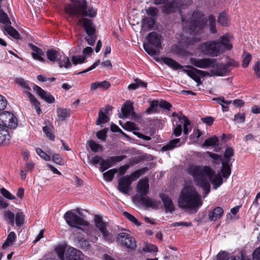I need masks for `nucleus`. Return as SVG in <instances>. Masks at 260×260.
Listing matches in <instances>:
<instances>
[{"mask_svg": "<svg viewBox=\"0 0 260 260\" xmlns=\"http://www.w3.org/2000/svg\"><path fill=\"white\" fill-rule=\"evenodd\" d=\"M28 46L32 51L31 55L33 58L42 62H45L46 60L42 57V56L44 55V52L41 48L32 44L29 43Z\"/></svg>", "mask_w": 260, "mask_h": 260, "instance_id": "obj_20", "label": "nucleus"}, {"mask_svg": "<svg viewBox=\"0 0 260 260\" xmlns=\"http://www.w3.org/2000/svg\"><path fill=\"white\" fill-rule=\"evenodd\" d=\"M125 158L126 156L124 155L110 156L108 157L109 161H110V162L112 164V166L116 162H120L123 160L124 159H125Z\"/></svg>", "mask_w": 260, "mask_h": 260, "instance_id": "obj_60", "label": "nucleus"}, {"mask_svg": "<svg viewBox=\"0 0 260 260\" xmlns=\"http://www.w3.org/2000/svg\"><path fill=\"white\" fill-rule=\"evenodd\" d=\"M85 56L83 55H73L72 57V61L74 65L81 64L85 62Z\"/></svg>", "mask_w": 260, "mask_h": 260, "instance_id": "obj_54", "label": "nucleus"}, {"mask_svg": "<svg viewBox=\"0 0 260 260\" xmlns=\"http://www.w3.org/2000/svg\"><path fill=\"white\" fill-rule=\"evenodd\" d=\"M71 110L70 109L58 108L57 115L59 120L64 121L67 117H70Z\"/></svg>", "mask_w": 260, "mask_h": 260, "instance_id": "obj_28", "label": "nucleus"}, {"mask_svg": "<svg viewBox=\"0 0 260 260\" xmlns=\"http://www.w3.org/2000/svg\"><path fill=\"white\" fill-rule=\"evenodd\" d=\"M16 238V235L14 232H10L4 243L3 244L2 247L3 249L6 248L8 246L11 245L13 244V242L15 241Z\"/></svg>", "mask_w": 260, "mask_h": 260, "instance_id": "obj_37", "label": "nucleus"}, {"mask_svg": "<svg viewBox=\"0 0 260 260\" xmlns=\"http://www.w3.org/2000/svg\"><path fill=\"white\" fill-rule=\"evenodd\" d=\"M208 177L202 179L195 184L202 188L204 192V197H205L210 191V185L207 181Z\"/></svg>", "mask_w": 260, "mask_h": 260, "instance_id": "obj_24", "label": "nucleus"}, {"mask_svg": "<svg viewBox=\"0 0 260 260\" xmlns=\"http://www.w3.org/2000/svg\"><path fill=\"white\" fill-rule=\"evenodd\" d=\"M88 145L91 150L94 152H98L99 149H102L103 148L102 145L92 140L89 141Z\"/></svg>", "mask_w": 260, "mask_h": 260, "instance_id": "obj_58", "label": "nucleus"}, {"mask_svg": "<svg viewBox=\"0 0 260 260\" xmlns=\"http://www.w3.org/2000/svg\"><path fill=\"white\" fill-rule=\"evenodd\" d=\"M223 214V210L220 207H217L208 214L209 219L211 221H215L220 218Z\"/></svg>", "mask_w": 260, "mask_h": 260, "instance_id": "obj_23", "label": "nucleus"}, {"mask_svg": "<svg viewBox=\"0 0 260 260\" xmlns=\"http://www.w3.org/2000/svg\"><path fill=\"white\" fill-rule=\"evenodd\" d=\"M63 217L67 223L71 227L81 229L79 226H87L88 222L82 217H79L72 211H68L64 214Z\"/></svg>", "mask_w": 260, "mask_h": 260, "instance_id": "obj_8", "label": "nucleus"}, {"mask_svg": "<svg viewBox=\"0 0 260 260\" xmlns=\"http://www.w3.org/2000/svg\"><path fill=\"white\" fill-rule=\"evenodd\" d=\"M118 184V190L123 193H127L131 189L132 184L129 175L124 176L120 178Z\"/></svg>", "mask_w": 260, "mask_h": 260, "instance_id": "obj_15", "label": "nucleus"}, {"mask_svg": "<svg viewBox=\"0 0 260 260\" xmlns=\"http://www.w3.org/2000/svg\"><path fill=\"white\" fill-rule=\"evenodd\" d=\"M4 219L11 226H14L15 223V214L10 210L6 211L3 214Z\"/></svg>", "mask_w": 260, "mask_h": 260, "instance_id": "obj_32", "label": "nucleus"}, {"mask_svg": "<svg viewBox=\"0 0 260 260\" xmlns=\"http://www.w3.org/2000/svg\"><path fill=\"white\" fill-rule=\"evenodd\" d=\"M218 142V137L215 136L206 139L204 143V146L207 147L218 146L219 145Z\"/></svg>", "mask_w": 260, "mask_h": 260, "instance_id": "obj_43", "label": "nucleus"}, {"mask_svg": "<svg viewBox=\"0 0 260 260\" xmlns=\"http://www.w3.org/2000/svg\"><path fill=\"white\" fill-rule=\"evenodd\" d=\"M48 59L52 62L56 61L58 58V52L53 49H49L46 52Z\"/></svg>", "mask_w": 260, "mask_h": 260, "instance_id": "obj_38", "label": "nucleus"}, {"mask_svg": "<svg viewBox=\"0 0 260 260\" xmlns=\"http://www.w3.org/2000/svg\"><path fill=\"white\" fill-rule=\"evenodd\" d=\"M77 244L78 246L82 249H88L90 247L89 241L83 238H78Z\"/></svg>", "mask_w": 260, "mask_h": 260, "instance_id": "obj_46", "label": "nucleus"}, {"mask_svg": "<svg viewBox=\"0 0 260 260\" xmlns=\"http://www.w3.org/2000/svg\"><path fill=\"white\" fill-rule=\"evenodd\" d=\"M220 39L221 40H216V42L220 54L225 50H231L232 49L233 45L226 36H221Z\"/></svg>", "mask_w": 260, "mask_h": 260, "instance_id": "obj_19", "label": "nucleus"}, {"mask_svg": "<svg viewBox=\"0 0 260 260\" xmlns=\"http://www.w3.org/2000/svg\"><path fill=\"white\" fill-rule=\"evenodd\" d=\"M116 169H112L103 173L104 179L107 181H111L114 178V175L117 173Z\"/></svg>", "mask_w": 260, "mask_h": 260, "instance_id": "obj_47", "label": "nucleus"}, {"mask_svg": "<svg viewBox=\"0 0 260 260\" xmlns=\"http://www.w3.org/2000/svg\"><path fill=\"white\" fill-rule=\"evenodd\" d=\"M238 258L235 255L230 256L229 253L225 251H221L217 255V260H238Z\"/></svg>", "mask_w": 260, "mask_h": 260, "instance_id": "obj_36", "label": "nucleus"}, {"mask_svg": "<svg viewBox=\"0 0 260 260\" xmlns=\"http://www.w3.org/2000/svg\"><path fill=\"white\" fill-rule=\"evenodd\" d=\"M83 257L84 255L80 250L73 247H70L66 252L64 260H83Z\"/></svg>", "mask_w": 260, "mask_h": 260, "instance_id": "obj_17", "label": "nucleus"}, {"mask_svg": "<svg viewBox=\"0 0 260 260\" xmlns=\"http://www.w3.org/2000/svg\"><path fill=\"white\" fill-rule=\"evenodd\" d=\"M109 118L101 110L99 112L98 118L96 121V125H101L108 122Z\"/></svg>", "mask_w": 260, "mask_h": 260, "instance_id": "obj_45", "label": "nucleus"}, {"mask_svg": "<svg viewBox=\"0 0 260 260\" xmlns=\"http://www.w3.org/2000/svg\"><path fill=\"white\" fill-rule=\"evenodd\" d=\"M137 191L140 193V200L143 205L154 209H158L159 205L160 204V201H153L146 196L149 191L148 179L147 178L139 180L137 187Z\"/></svg>", "mask_w": 260, "mask_h": 260, "instance_id": "obj_3", "label": "nucleus"}, {"mask_svg": "<svg viewBox=\"0 0 260 260\" xmlns=\"http://www.w3.org/2000/svg\"><path fill=\"white\" fill-rule=\"evenodd\" d=\"M177 8L175 3L171 2L163 6L162 10L164 13L169 14L175 12Z\"/></svg>", "mask_w": 260, "mask_h": 260, "instance_id": "obj_35", "label": "nucleus"}, {"mask_svg": "<svg viewBox=\"0 0 260 260\" xmlns=\"http://www.w3.org/2000/svg\"><path fill=\"white\" fill-rule=\"evenodd\" d=\"M31 104L35 107V108L38 114H40L41 112V109L40 107V103L38 101L32 94H30L28 97Z\"/></svg>", "mask_w": 260, "mask_h": 260, "instance_id": "obj_48", "label": "nucleus"}, {"mask_svg": "<svg viewBox=\"0 0 260 260\" xmlns=\"http://www.w3.org/2000/svg\"><path fill=\"white\" fill-rule=\"evenodd\" d=\"M143 250L144 252H154L157 251L158 248L155 245L149 243L145 245V246L143 248Z\"/></svg>", "mask_w": 260, "mask_h": 260, "instance_id": "obj_57", "label": "nucleus"}, {"mask_svg": "<svg viewBox=\"0 0 260 260\" xmlns=\"http://www.w3.org/2000/svg\"><path fill=\"white\" fill-rule=\"evenodd\" d=\"M134 107L132 103H125L124 106L121 108V111L123 116L121 117L120 115L119 118H123L124 117L127 116L130 114L131 112L133 110Z\"/></svg>", "mask_w": 260, "mask_h": 260, "instance_id": "obj_34", "label": "nucleus"}, {"mask_svg": "<svg viewBox=\"0 0 260 260\" xmlns=\"http://www.w3.org/2000/svg\"><path fill=\"white\" fill-rule=\"evenodd\" d=\"M202 53L211 57H217L220 53L216 41H209L202 43L200 45Z\"/></svg>", "mask_w": 260, "mask_h": 260, "instance_id": "obj_9", "label": "nucleus"}, {"mask_svg": "<svg viewBox=\"0 0 260 260\" xmlns=\"http://www.w3.org/2000/svg\"><path fill=\"white\" fill-rule=\"evenodd\" d=\"M229 18L225 12H222L219 14L217 19L219 24L223 26H226L229 24Z\"/></svg>", "mask_w": 260, "mask_h": 260, "instance_id": "obj_41", "label": "nucleus"}, {"mask_svg": "<svg viewBox=\"0 0 260 260\" xmlns=\"http://www.w3.org/2000/svg\"><path fill=\"white\" fill-rule=\"evenodd\" d=\"M87 7L85 3L77 5L68 4L65 7V11L73 17L78 18L80 16H95L96 12L94 10L89 8L87 11Z\"/></svg>", "mask_w": 260, "mask_h": 260, "instance_id": "obj_6", "label": "nucleus"}, {"mask_svg": "<svg viewBox=\"0 0 260 260\" xmlns=\"http://www.w3.org/2000/svg\"><path fill=\"white\" fill-rule=\"evenodd\" d=\"M187 68L190 70H183V71L187 74V75L193 79L198 85L202 83L200 76L205 77L209 76V73L207 71L199 70L191 66H187Z\"/></svg>", "mask_w": 260, "mask_h": 260, "instance_id": "obj_12", "label": "nucleus"}, {"mask_svg": "<svg viewBox=\"0 0 260 260\" xmlns=\"http://www.w3.org/2000/svg\"><path fill=\"white\" fill-rule=\"evenodd\" d=\"M0 144H6L7 141L10 140V135L7 131L0 130Z\"/></svg>", "mask_w": 260, "mask_h": 260, "instance_id": "obj_51", "label": "nucleus"}, {"mask_svg": "<svg viewBox=\"0 0 260 260\" xmlns=\"http://www.w3.org/2000/svg\"><path fill=\"white\" fill-rule=\"evenodd\" d=\"M159 197L164 204L166 212H173L175 210V207L172 200L164 193H160Z\"/></svg>", "mask_w": 260, "mask_h": 260, "instance_id": "obj_21", "label": "nucleus"}, {"mask_svg": "<svg viewBox=\"0 0 260 260\" xmlns=\"http://www.w3.org/2000/svg\"><path fill=\"white\" fill-rule=\"evenodd\" d=\"M55 252L58 257L61 260H64L66 256L65 248L62 246H58L55 248Z\"/></svg>", "mask_w": 260, "mask_h": 260, "instance_id": "obj_53", "label": "nucleus"}, {"mask_svg": "<svg viewBox=\"0 0 260 260\" xmlns=\"http://www.w3.org/2000/svg\"><path fill=\"white\" fill-rule=\"evenodd\" d=\"M16 82L23 88V92L25 93L28 97H29L30 94H32L30 91V87L28 85V81L24 80L23 78H16Z\"/></svg>", "mask_w": 260, "mask_h": 260, "instance_id": "obj_25", "label": "nucleus"}, {"mask_svg": "<svg viewBox=\"0 0 260 260\" xmlns=\"http://www.w3.org/2000/svg\"><path fill=\"white\" fill-rule=\"evenodd\" d=\"M203 202L197 190L191 186H186L181 190L178 198V207L182 209H189L197 212Z\"/></svg>", "mask_w": 260, "mask_h": 260, "instance_id": "obj_2", "label": "nucleus"}, {"mask_svg": "<svg viewBox=\"0 0 260 260\" xmlns=\"http://www.w3.org/2000/svg\"><path fill=\"white\" fill-rule=\"evenodd\" d=\"M33 89L36 92L37 94L46 103L52 104L54 103L55 99L50 94L41 88L40 86L37 85H34Z\"/></svg>", "mask_w": 260, "mask_h": 260, "instance_id": "obj_18", "label": "nucleus"}, {"mask_svg": "<svg viewBox=\"0 0 260 260\" xmlns=\"http://www.w3.org/2000/svg\"><path fill=\"white\" fill-rule=\"evenodd\" d=\"M159 105L157 100H153L151 102L149 107L146 110V113L148 114L158 112V106Z\"/></svg>", "mask_w": 260, "mask_h": 260, "instance_id": "obj_42", "label": "nucleus"}, {"mask_svg": "<svg viewBox=\"0 0 260 260\" xmlns=\"http://www.w3.org/2000/svg\"><path fill=\"white\" fill-rule=\"evenodd\" d=\"M173 134L176 137H179L181 135L182 132V126L181 125V123L178 122H176V124H175L174 123H173Z\"/></svg>", "mask_w": 260, "mask_h": 260, "instance_id": "obj_52", "label": "nucleus"}, {"mask_svg": "<svg viewBox=\"0 0 260 260\" xmlns=\"http://www.w3.org/2000/svg\"><path fill=\"white\" fill-rule=\"evenodd\" d=\"M178 122L181 123L183 125V133L187 135L189 132L188 126L190 125V123L188 119L184 115L178 117Z\"/></svg>", "mask_w": 260, "mask_h": 260, "instance_id": "obj_31", "label": "nucleus"}, {"mask_svg": "<svg viewBox=\"0 0 260 260\" xmlns=\"http://www.w3.org/2000/svg\"><path fill=\"white\" fill-rule=\"evenodd\" d=\"M211 69L210 70L209 76H224L228 75L231 69L227 68V66L222 62H216L212 64Z\"/></svg>", "mask_w": 260, "mask_h": 260, "instance_id": "obj_13", "label": "nucleus"}, {"mask_svg": "<svg viewBox=\"0 0 260 260\" xmlns=\"http://www.w3.org/2000/svg\"><path fill=\"white\" fill-rule=\"evenodd\" d=\"M216 61V59L209 58H191L190 59L191 63L194 66L201 69H207L211 68L212 64L215 63Z\"/></svg>", "mask_w": 260, "mask_h": 260, "instance_id": "obj_14", "label": "nucleus"}, {"mask_svg": "<svg viewBox=\"0 0 260 260\" xmlns=\"http://www.w3.org/2000/svg\"><path fill=\"white\" fill-rule=\"evenodd\" d=\"M58 66L60 68L64 67L68 69L72 66V64L68 57L66 56H60L58 57L57 60Z\"/></svg>", "mask_w": 260, "mask_h": 260, "instance_id": "obj_29", "label": "nucleus"}, {"mask_svg": "<svg viewBox=\"0 0 260 260\" xmlns=\"http://www.w3.org/2000/svg\"><path fill=\"white\" fill-rule=\"evenodd\" d=\"M123 215L128 220H129L130 221H131L134 224H136L137 226H140L141 225V222L139 221L137 218L130 214L129 213L124 211L123 213Z\"/></svg>", "mask_w": 260, "mask_h": 260, "instance_id": "obj_50", "label": "nucleus"}, {"mask_svg": "<svg viewBox=\"0 0 260 260\" xmlns=\"http://www.w3.org/2000/svg\"><path fill=\"white\" fill-rule=\"evenodd\" d=\"M208 156L212 159V162L215 165H219L222 163L223 158L222 156L216 153H212L211 152H208Z\"/></svg>", "mask_w": 260, "mask_h": 260, "instance_id": "obj_40", "label": "nucleus"}, {"mask_svg": "<svg viewBox=\"0 0 260 260\" xmlns=\"http://www.w3.org/2000/svg\"><path fill=\"white\" fill-rule=\"evenodd\" d=\"M116 241L121 247L127 249L128 251H134L137 248L135 239L126 233L118 234Z\"/></svg>", "mask_w": 260, "mask_h": 260, "instance_id": "obj_7", "label": "nucleus"}, {"mask_svg": "<svg viewBox=\"0 0 260 260\" xmlns=\"http://www.w3.org/2000/svg\"><path fill=\"white\" fill-rule=\"evenodd\" d=\"M25 215L23 213L19 211L16 213L15 222L17 227L21 226L24 223Z\"/></svg>", "mask_w": 260, "mask_h": 260, "instance_id": "obj_39", "label": "nucleus"}, {"mask_svg": "<svg viewBox=\"0 0 260 260\" xmlns=\"http://www.w3.org/2000/svg\"><path fill=\"white\" fill-rule=\"evenodd\" d=\"M0 23L5 24V26L11 24L8 15L1 9H0Z\"/></svg>", "mask_w": 260, "mask_h": 260, "instance_id": "obj_49", "label": "nucleus"}, {"mask_svg": "<svg viewBox=\"0 0 260 260\" xmlns=\"http://www.w3.org/2000/svg\"><path fill=\"white\" fill-rule=\"evenodd\" d=\"M52 160L54 163L60 165H63V159L60 156L58 153H55L52 156Z\"/></svg>", "mask_w": 260, "mask_h": 260, "instance_id": "obj_62", "label": "nucleus"}, {"mask_svg": "<svg viewBox=\"0 0 260 260\" xmlns=\"http://www.w3.org/2000/svg\"><path fill=\"white\" fill-rule=\"evenodd\" d=\"M162 60L166 64L175 70L182 69L183 68L182 65L171 58L164 57L162 58Z\"/></svg>", "mask_w": 260, "mask_h": 260, "instance_id": "obj_26", "label": "nucleus"}, {"mask_svg": "<svg viewBox=\"0 0 260 260\" xmlns=\"http://www.w3.org/2000/svg\"><path fill=\"white\" fill-rule=\"evenodd\" d=\"M146 12L147 15L155 17L157 15L158 11L156 8L150 7L146 10Z\"/></svg>", "mask_w": 260, "mask_h": 260, "instance_id": "obj_64", "label": "nucleus"}, {"mask_svg": "<svg viewBox=\"0 0 260 260\" xmlns=\"http://www.w3.org/2000/svg\"><path fill=\"white\" fill-rule=\"evenodd\" d=\"M146 38L147 43L143 44L145 51L150 55L158 54L160 49L162 48V36L156 31H152L149 33Z\"/></svg>", "mask_w": 260, "mask_h": 260, "instance_id": "obj_4", "label": "nucleus"}, {"mask_svg": "<svg viewBox=\"0 0 260 260\" xmlns=\"http://www.w3.org/2000/svg\"><path fill=\"white\" fill-rule=\"evenodd\" d=\"M37 153L43 159L46 161H49L51 160V156L47 154L46 152L43 151L40 148H37L36 149Z\"/></svg>", "mask_w": 260, "mask_h": 260, "instance_id": "obj_59", "label": "nucleus"}, {"mask_svg": "<svg viewBox=\"0 0 260 260\" xmlns=\"http://www.w3.org/2000/svg\"><path fill=\"white\" fill-rule=\"evenodd\" d=\"M187 173L192 176L194 183L209 177L210 179L214 175V171L209 166L190 165L187 168Z\"/></svg>", "mask_w": 260, "mask_h": 260, "instance_id": "obj_5", "label": "nucleus"}, {"mask_svg": "<svg viewBox=\"0 0 260 260\" xmlns=\"http://www.w3.org/2000/svg\"><path fill=\"white\" fill-rule=\"evenodd\" d=\"M94 220L95 226L102 234L103 239L109 243L113 242L114 241L113 235L107 230V223L103 221L102 217L96 215Z\"/></svg>", "mask_w": 260, "mask_h": 260, "instance_id": "obj_10", "label": "nucleus"}, {"mask_svg": "<svg viewBox=\"0 0 260 260\" xmlns=\"http://www.w3.org/2000/svg\"><path fill=\"white\" fill-rule=\"evenodd\" d=\"M0 193L3 197L7 199L13 200L16 199L14 196L11 194L9 190L4 187H2L0 189Z\"/></svg>", "mask_w": 260, "mask_h": 260, "instance_id": "obj_55", "label": "nucleus"}, {"mask_svg": "<svg viewBox=\"0 0 260 260\" xmlns=\"http://www.w3.org/2000/svg\"><path fill=\"white\" fill-rule=\"evenodd\" d=\"M232 163L229 161H222L220 172L222 177L228 178L231 174Z\"/></svg>", "mask_w": 260, "mask_h": 260, "instance_id": "obj_22", "label": "nucleus"}, {"mask_svg": "<svg viewBox=\"0 0 260 260\" xmlns=\"http://www.w3.org/2000/svg\"><path fill=\"white\" fill-rule=\"evenodd\" d=\"M155 23V20L153 18L144 17L142 21V27L144 30H150L153 29Z\"/></svg>", "mask_w": 260, "mask_h": 260, "instance_id": "obj_27", "label": "nucleus"}, {"mask_svg": "<svg viewBox=\"0 0 260 260\" xmlns=\"http://www.w3.org/2000/svg\"><path fill=\"white\" fill-rule=\"evenodd\" d=\"M78 23L82 25L87 36H92L95 33V28L91 19L88 18H81L79 19Z\"/></svg>", "mask_w": 260, "mask_h": 260, "instance_id": "obj_16", "label": "nucleus"}, {"mask_svg": "<svg viewBox=\"0 0 260 260\" xmlns=\"http://www.w3.org/2000/svg\"><path fill=\"white\" fill-rule=\"evenodd\" d=\"M43 131L44 134L46 135V137L48 138L50 140L52 141H54L55 139V136L54 134L51 132V128L50 127L48 126H45L43 127Z\"/></svg>", "mask_w": 260, "mask_h": 260, "instance_id": "obj_61", "label": "nucleus"}, {"mask_svg": "<svg viewBox=\"0 0 260 260\" xmlns=\"http://www.w3.org/2000/svg\"><path fill=\"white\" fill-rule=\"evenodd\" d=\"M208 20L210 32L212 34H216L217 29L215 17L213 15H210L208 17V19H207L203 13L198 11L193 12L191 18L187 21V28L190 34L196 35L203 33Z\"/></svg>", "mask_w": 260, "mask_h": 260, "instance_id": "obj_1", "label": "nucleus"}, {"mask_svg": "<svg viewBox=\"0 0 260 260\" xmlns=\"http://www.w3.org/2000/svg\"><path fill=\"white\" fill-rule=\"evenodd\" d=\"M234 155V150L232 147H228L226 148L224 153L223 156V161H231V158Z\"/></svg>", "mask_w": 260, "mask_h": 260, "instance_id": "obj_44", "label": "nucleus"}, {"mask_svg": "<svg viewBox=\"0 0 260 260\" xmlns=\"http://www.w3.org/2000/svg\"><path fill=\"white\" fill-rule=\"evenodd\" d=\"M5 29L8 34L14 39L16 40L21 39V35L11 25H7V26H5Z\"/></svg>", "mask_w": 260, "mask_h": 260, "instance_id": "obj_30", "label": "nucleus"}, {"mask_svg": "<svg viewBox=\"0 0 260 260\" xmlns=\"http://www.w3.org/2000/svg\"><path fill=\"white\" fill-rule=\"evenodd\" d=\"M107 128H104L96 133V137L99 139L101 140L102 141H105L107 137Z\"/></svg>", "mask_w": 260, "mask_h": 260, "instance_id": "obj_63", "label": "nucleus"}, {"mask_svg": "<svg viewBox=\"0 0 260 260\" xmlns=\"http://www.w3.org/2000/svg\"><path fill=\"white\" fill-rule=\"evenodd\" d=\"M180 139L177 138L171 140L167 144L163 146L161 148V150L166 151L170 150H172L177 147V145L180 143Z\"/></svg>", "mask_w": 260, "mask_h": 260, "instance_id": "obj_33", "label": "nucleus"}, {"mask_svg": "<svg viewBox=\"0 0 260 260\" xmlns=\"http://www.w3.org/2000/svg\"><path fill=\"white\" fill-rule=\"evenodd\" d=\"M17 124V119L13 113L8 111L0 113V126L14 129Z\"/></svg>", "mask_w": 260, "mask_h": 260, "instance_id": "obj_11", "label": "nucleus"}, {"mask_svg": "<svg viewBox=\"0 0 260 260\" xmlns=\"http://www.w3.org/2000/svg\"><path fill=\"white\" fill-rule=\"evenodd\" d=\"M221 176L219 175H216L215 178L212 180V182L213 184V188L216 189L220 186L223 182V180Z\"/></svg>", "mask_w": 260, "mask_h": 260, "instance_id": "obj_56", "label": "nucleus"}]
</instances>
